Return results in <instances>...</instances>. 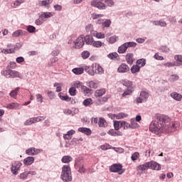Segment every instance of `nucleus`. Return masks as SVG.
I'll use <instances>...</instances> for the list:
<instances>
[{
  "mask_svg": "<svg viewBox=\"0 0 182 182\" xmlns=\"http://www.w3.org/2000/svg\"><path fill=\"white\" fill-rule=\"evenodd\" d=\"M58 97H60V100H65V102H70V97L68 95L62 96V92L58 94Z\"/></svg>",
  "mask_w": 182,
  "mask_h": 182,
  "instance_id": "79ce46f5",
  "label": "nucleus"
},
{
  "mask_svg": "<svg viewBox=\"0 0 182 182\" xmlns=\"http://www.w3.org/2000/svg\"><path fill=\"white\" fill-rule=\"evenodd\" d=\"M129 124H130L131 129H137V127H139V124H137L136 119L133 118L130 119Z\"/></svg>",
  "mask_w": 182,
  "mask_h": 182,
  "instance_id": "2f4dec72",
  "label": "nucleus"
},
{
  "mask_svg": "<svg viewBox=\"0 0 182 182\" xmlns=\"http://www.w3.org/2000/svg\"><path fill=\"white\" fill-rule=\"evenodd\" d=\"M134 92V88H127L125 91L122 94V97H126V96H130Z\"/></svg>",
  "mask_w": 182,
  "mask_h": 182,
  "instance_id": "a878e982",
  "label": "nucleus"
},
{
  "mask_svg": "<svg viewBox=\"0 0 182 182\" xmlns=\"http://www.w3.org/2000/svg\"><path fill=\"white\" fill-rule=\"evenodd\" d=\"M23 2H25V0H16L14 3L13 8H18V6H21Z\"/></svg>",
  "mask_w": 182,
  "mask_h": 182,
  "instance_id": "a18cd8bd",
  "label": "nucleus"
},
{
  "mask_svg": "<svg viewBox=\"0 0 182 182\" xmlns=\"http://www.w3.org/2000/svg\"><path fill=\"white\" fill-rule=\"evenodd\" d=\"M27 35L28 32L21 29L17 30L12 33L13 38H19V36H26Z\"/></svg>",
  "mask_w": 182,
  "mask_h": 182,
  "instance_id": "ddd939ff",
  "label": "nucleus"
},
{
  "mask_svg": "<svg viewBox=\"0 0 182 182\" xmlns=\"http://www.w3.org/2000/svg\"><path fill=\"white\" fill-rule=\"evenodd\" d=\"M61 180L64 182L72 181V171H70V166L64 165L62 168Z\"/></svg>",
  "mask_w": 182,
  "mask_h": 182,
  "instance_id": "f03ea898",
  "label": "nucleus"
},
{
  "mask_svg": "<svg viewBox=\"0 0 182 182\" xmlns=\"http://www.w3.org/2000/svg\"><path fill=\"white\" fill-rule=\"evenodd\" d=\"M73 73L75 75H82L84 72L83 67L82 68H75L72 70Z\"/></svg>",
  "mask_w": 182,
  "mask_h": 182,
  "instance_id": "cd10ccee",
  "label": "nucleus"
},
{
  "mask_svg": "<svg viewBox=\"0 0 182 182\" xmlns=\"http://www.w3.org/2000/svg\"><path fill=\"white\" fill-rule=\"evenodd\" d=\"M1 53H4L5 55H8L9 53H15V50L12 48H6L1 50Z\"/></svg>",
  "mask_w": 182,
  "mask_h": 182,
  "instance_id": "ea45409f",
  "label": "nucleus"
},
{
  "mask_svg": "<svg viewBox=\"0 0 182 182\" xmlns=\"http://www.w3.org/2000/svg\"><path fill=\"white\" fill-rule=\"evenodd\" d=\"M171 97L175 100H177L178 102H180V100H181L182 98V95L177 92H172L171 94Z\"/></svg>",
  "mask_w": 182,
  "mask_h": 182,
  "instance_id": "c756f323",
  "label": "nucleus"
},
{
  "mask_svg": "<svg viewBox=\"0 0 182 182\" xmlns=\"http://www.w3.org/2000/svg\"><path fill=\"white\" fill-rule=\"evenodd\" d=\"M70 144H72V146H77V144H80V142L77 138H73Z\"/></svg>",
  "mask_w": 182,
  "mask_h": 182,
  "instance_id": "6e6d98bb",
  "label": "nucleus"
},
{
  "mask_svg": "<svg viewBox=\"0 0 182 182\" xmlns=\"http://www.w3.org/2000/svg\"><path fill=\"white\" fill-rule=\"evenodd\" d=\"M180 79V77H178V75L175 74L170 76L168 81L171 82V83H174L176 80H178Z\"/></svg>",
  "mask_w": 182,
  "mask_h": 182,
  "instance_id": "c9c22d12",
  "label": "nucleus"
},
{
  "mask_svg": "<svg viewBox=\"0 0 182 182\" xmlns=\"http://www.w3.org/2000/svg\"><path fill=\"white\" fill-rule=\"evenodd\" d=\"M139 156H140V154H139V152L134 153L131 156L132 161H136V160L139 159Z\"/></svg>",
  "mask_w": 182,
  "mask_h": 182,
  "instance_id": "680f3d73",
  "label": "nucleus"
},
{
  "mask_svg": "<svg viewBox=\"0 0 182 182\" xmlns=\"http://www.w3.org/2000/svg\"><path fill=\"white\" fill-rule=\"evenodd\" d=\"M121 83L123 85V86H125L127 89L133 88V82L129 80H122Z\"/></svg>",
  "mask_w": 182,
  "mask_h": 182,
  "instance_id": "aec40b11",
  "label": "nucleus"
},
{
  "mask_svg": "<svg viewBox=\"0 0 182 182\" xmlns=\"http://www.w3.org/2000/svg\"><path fill=\"white\" fill-rule=\"evenodd\" d=\"M22 48V43H16V45H14V47L12 49H14V53L16 50H19L20 48Z\"/></svg>",
  "mask_w": 182,
  "mask_h": 182,
  "instance_id": "0e129e2a",
  "label": "nucleus"
},
{
  "mask_svg": "<svg viewBox=\"0 0 182 182\" xmlns=\"http://www.w3.org/2000/svg\"><path fill=\"white\" fill-rule=\"evenodd\" d=\"M26 31H28L29 33H35V32H36V28L33 26H28Z\"/></svg>",
  "mask_w": 182,
  "mask_h": 182,
  "instance_id": "c03bdc74",
  "label": "nucleus"
},
{
  "mask_svg": "<svg viewBox=\"0 0 182 182\" xmlns=\"http://www.w3.org/2000/svg\"><path fill=\"white\" fill-rule=\"evenodd\" d=\"M35 123H38V118H29L24 122V126H31Z\"/></svg>",
  "mask_w": 182,
  "mask_h": 182,
  "instance_id": "4be33fe9",
  "label": "nucleus"
},
{
  "mask_svg": "<svg viewBox=\"0 0 182 182\" xmlns=\"http://www.w3.org/2000/svg\"><path fill=\"white\" fill-rule=\"evenodd\" d=\"M63 113H64V114H66L67 116H70V114H71L72 116H74V114H73V111H72V110L70 109H65V110L63 111Z\"/></svg>",
  "mask_w": 182,
  "mask_h": 182,
  "instance_id": "69168bd1",
  "label": "nucleus"
},
{
  "mask_svg": "<svg viewBox=\"0 0 182 182\" xmlns=\"http://www.w3.org/2000/svg\"><path fill=\"white\" fill-rule=\"evenodd\" d=\"M94 36L97 39H105V33H97V31H95L94 33Z\"/></svg>",
  "mask_w": 182,
  "mask_h": 182,
  "instance_id": "a19ab883",
  "label": "nucleus"
},
{
  "mask_svg": "<svg viewBox=\"0 0 182 182\" xmlns=\"http://www.w3.org/2000/svg\"><path fill=\"white\" fill-rule=\"evenodd\" d=\"M127 48H136L137 46V43L136 42H127L125 43Z\"/></svg>",
  "mask_w": 182,
  "mask_h": 182,
  "instance_id": "3c124183",
  "label": "nucleus"
},
{
  "mask_svg": "<svg viewBox=\"0 0 182 182\" xmlns=\"http://www.w3.org/2000/svg\"><path fill=\"white\" fill-rule=\"evenodd\" d=\"M19 90H21V87H16L14 90L11 91L9 96L13 97V99H16V97L18 96V92H19Z\"/></svg>",
  "mask_w": 182,
  "mask_h": 182,
  "instance_id": "5701e85b",
  "label": "nucleus"
},
{
  "mask_svg": "<svg viewBox=\"0 0 182 182\" xmlns=\"http://www.w3.org/2000/svg\"><path fill=\"white\" fill-rule=\"evenodd\" d=\"M149 92L146 91H141L139 94V97L136 99V103H143V102H146L147 99H149Z\"/></svg>",
  "mask_w": 182,
  "mask_h": 182,
  "instance_id": "39448f33",
  "label": "nucleus"
},
{
  "mask_svg": "<svg viewBox=\"0 0 182 182\" xmlns=\"http://www.w3.org/2000/svg\"><path fill=\"white\" fill-rule=\"evenodd\" d=\"M22 166V163L21 161H16L11 166V171L14 176H18V173L21 169V166Z\"/></svg>",
  "mask_w": 182,
  "mask_h": 182,
  "instance_id": "20e7f679",
  "label": "nucleus"
},
{
  "mask_svg": "<svg viewBox=\"0 0 182 182\" xmlns=\"http://www.w3.org/2000/svg\"><path fill=\"white\" fill-rule=\"evenodd\" d=\"M77 130L80 133H83L84 134H86V136H90V134H92V130L89 128L80 127Z\"/></svg>",
  "mask_w": 182,
  "mask_h": 182,
  "instance_id": "a211bd4d",
  "label": "nucleus"
},
{
  "mask_svg": "<svg viewBox=\"0 0 182 182\" xmlns=\"http://www.w3.org/2000/svg\"><path fill=\"white\" fill-rule=\"evenodd\" d=\"M130 70V68L126 63H122L117 68L118 73H127Z\"/></svg>",
  "mask_w": 182,
  "mask_h": 182,
  "instance_id": "9b49d317",
  "label": "nucleus"
},
{
  "mask_svg": "<svg viewBox=\"0 0 182 182\" xmlns=\"http://www.w3.org/2000/svg\"><path fill=\"white\" fill-rule=\"evenodd\" d=\"M126 50H127V46H126V43H124L118 48V52L119 53H125Z\"/></svg>",
  "mask_w": 182,
  "mask_h": 182,
  "instance_id": "72a5a7b5",
  "label": "nucleus"
},
{
  "mask_svg": "<svg viewBox=\"0 0 182 182\" xmlns=\"http://www.w3.org/2000/svg\"><path fill=\"white\" fill-rule=\"evenodd\" d=\"M42 151H43V149L31 147L26 150V154L28 156H38V154L42 153Z\"/></svg>",
  "mask_w": 182,
  "mask_h": 182,
  "instance_id": "423d86ee",
  "label": "nucleus"
},
{
  "mask_svg": "<svg viewBox=\"0 0 182 182\" xmlns=\"http://www.w3.org/2000/svg\"><path fill=\"white\" fill-rule=\"evenodd\" d=\"M102 16H103V14H92L91 18L93 19H99V18H102Z\"/></svg>",
  "mask_w": 182,
  "mask_h": 182,
  "instance_id": "774afa93",
  "label": "nucleus"
},
{
  "mask_svg": "<svg viewBox=\"0 0 182 182\" xmlns=\"http://www.w3.org/2000/svg\"><path fill=\"white\" fill-rule=\"evenodd\" d=\"M83 69L90 76H95L96 75V65L95 64H92V66L85 65L83 66Z\"/></svg>",
  "mask_w": 182,
  "mask_h": 182,
  "instance_id": "6e6552de",
  "label": "nucleus"
},
{
  "mask_svg": "<svg viewBox=\"0 0 182 182\" xmlns=\"http://www.w3.org/2000/svg\"><path fill=\"white\" fill-rule=\"evenodd\" d=\"M109 171L111 173H118L119 175L123 174L126 171L123 169V166L120 164H114L109 166Z\"/></svg>",
  "mask_w": 182,
  "mask_h": 182,
  "instance_id": "7ed1b4c3",
  "label": "nucleus"
},
{
  "mask_svg": "<svg viewBox=\"0 0 182 182\" xmlns=\"http://www.w3.org/2000/svg\"><path fill=\"white\" fill-rule=\"evenodd\" d=\"M36 101L38 102V103H43V96H42V95L41 94H37L36 95Z\"/></svg>",
  "mask_w": 182,
  "mask_h": 182,
  "instance_id": "bf43d9fd",
  "label": "nucleus"
},
{
  "mask_svg": "<svg viewBox=\"0 0 182 182\" xmlns=\"http://www.w3.org/2000/svg\"><path fill=\"white\" fill-rule=\"evenodd\" d=\"M28 172L27 171H24L21 173H20L19 175V178L21 180H26V178H28Z\"/></svg>",
  "mask_w": 182,
  "mask_h": 182,
  "instance_id": "09e8293b",
  "label": "nucleus"
},
{
  "mask_svg": "<svg viewBox=\"0 0 182 182\" xmlns=\"http://www.w3.org/2000/svg\"><path fill=\"white\" fill-rule=\"evenodd\" d=\"M96 69L98 75H103L105 73V70H103V68L100 65H97Z\"/></svg>",
  "mask_w": 182,
  "mask_h": 182,
  "instance_id": "4d7b16f0",
  "label": "nucleus"
},
{
  "mask_svg": "<svg viewBox=\"0 0 182 182\" xmlns=\"http://www.w3.org/2000/svg\"><path fill=\"white\" fill-rule=\"evenodd\" d=\"M107 134H109V136H113L114 137H116V136H123V133L120 131H116V129H111L107 132Z\"/></svg>",
  "mask_w": 182,
  "mask_h": 182,
  "instance_id": "f3484780",
  "label": "nucleus"
},
{
  "mask_svg": "<svg viewBox=\"0 0 182 182\" xmlns=\"http://www.w3.org/2000/svg\"><path fill=\"white\" fill-rule=\"evenodd\" d=\"M19 105L18 103L12 102L6 105V109H16Z\"/></svg>",
  "mask_w": 182,
  "mask_h": 182,
  "instance_id": "37998d69",
  "label": "nucleus"
},
{
  "mask_svg": "<svg viewBox=\"0 0 182 182\" xmlns=\"http://www.w3.org/2000/svg\"><path fill=\"white\" fill-rule=\"evenodd\" d=\"M82 105H84L85 107H87V106L93 105V100L91 98H87L83 101Z\"/></svg>",
  "mask_w": 182,
  "mask_h": 182,
  "instance_id": "e433bc0d",
  "label": "nucleus"
},
{
  "mask_svg": "<svg viewBox=\"0 0 182 182\" xmlns=\"http://www.w3.org/2000/svg\"><path fill=\"white\" fill-rule=\"evenodd\" d=\"M178 127V122H171L170 118L165 115H158L151 122L149 130L155 134L160 133H171Z\"/></svg>",
  "mask_w": 182,
  "mask_h": 182,
  "instance_id": "f257e3e1",
  "label": "nucleus"
},
{
  "mask_svg": "<svg viewBox=\"0 0 182 182\" xmlns=\"http://www.w3.org/2000/svg\"><path fill=\"white\" fill-rule=\"evenodd\" d=\"M93 41V37L92 36H85L84 37V43L85 42L86 45H92Z\"/></svg>",
  "mask_w": 182,
  "mask_h": 182,
  "instance_id": "b1692460",
  "label": "nucleus"
},
{
  "mask_svg": "<svg viewBox=\"0 0 182 182\" xmlns=\"http://www.w3.org/2000/svg\"><path fill=\"white\" fill-rule=\"evenodd\" d=\"M88 86H89V87H90V89H97V83H96L93 81H90L88 83Z\"/></svg>",
  "mask_w": 182,
  "mask_h": 182,
  "instance_id": "13d9d810",
  "label": "nucleus"
},
{
  "mask_svg": "<svg viewBox=\"0 0 182 182\" xmlns=\"http://www.w3.org/2000/svg\"><path fill=\"white\" fill-rule=\"evenodd\" d=\"M131 72L132 73L134 74V73H137L139 72H140V67L137 65H133L132 68H131Z\"/></svg>",
  "mask_w": 182,
  "mask_h": 182,
  "instance_id": "58836bf2",
  "label": "nucleus"
},
{
  "mask_svg": "<svg viewBox=\"0 0 182 182\" xmlns=\"http://www.w3.org/2000/svg\"><path fill=\"white\" fill-rule=\"evenodd\" d=\"M74 87L75 89H81L82 90V87H83V83H82L80 81H76L74 83Z\"/></svg>",
  "mask_w": 182,
  "mask_h": 182,
  "instance_id": "49530a36",
  "label": "nucleus"
},
{
  "mask_svg": "<svg viewBox=\"0 0 182 182\" xmlns=\"http://www.w3.org/2000/svg\"><path fill=\"white\" fill-rule=\"evenodd\" d=\"M75 49H80L85 46V39L83 36L77 37L76 41H74Z\"/></svg>",
  "mask_w": 182,
  "mask_h": 182,
  "instance_id": "0eeeda50",
  "label": "nucleus"
},
{
  "mask_svg": "<svg viewBox=\"0 0 182 182\" xmlns=\"http://www.w3.org/2000/svg\"><path fill=\"white\" fill-rule=\"evenodd\" d=\"M91 5L98 9H106V4L102 2V0H92L91 1Z\"/></svg>",
  "mask_w": 182,
  "mask_h": 182,
  "instance_id": "9d476101",
  "label": "nucleus"
},
{
  "mask_svg": "<svg viewBox=\"0 0 182 182\" xmlns=\"http://www.w3.org/2000/svg\"><path fill=\"white\" fill-rule=\"evenodd\" d=\"M174 59L177 60V62H180L181 65H182V55H176L174 56Z\"/></svg>",
  "mask_w": 182,
  "mask_h": 182,
  "instance_id": "338daca9",
  "label": "nucleus"
},
{
  "mask_svg": "<svg viewBox=\"0 0 182 182\" xmlns=\"http://www.w3.org/2000/svg\"><path fill=\"white\" fill-rule=\"evenodd\" d=\"M120 125L122 127H124V129L126 130L127 129H131L130 124L126 121H122L120 122Z\"/></svg>",
  "mask_w": 182,
  "mask_h": 182,
  "instance_id": "4c0bfd02",
  "label": "nucleus"
},
{
  "mask_svg": "<svg viewBox=\"0 0 182 182\" xmlns=\"http://www.w3.org/2000/svg\"><path fill=\"white\" fill-rule=\"evenodd\" d=\"M114 130L119 132V130L120 129V122L114 121Z\"/></svg>",
  "mask_w": 182,
  "mask_h": 182,
  "instance_id": "e2e57ef3",
  "label": "nucleus"
},
{
  "mask_svg": "<svg viewBox=\"0 0 182 182\" xmlns=\"http://www.w3.org/2000/svg\"><path fill=\"white\" fill-rule=\"evenodd\" d=\"M105 93H106V90L102 88L100 90H97L95 91V95L97 97H100L103 96V95H105Z\"/></svg>",
  "mask_w": 182,
  "mask_h": 182,
  "instance_id": "c85d7f7f",
  "label": "nucleus"
},
{
  "mask_svg": "<svg viewBox=\"0 0 182 182\" xmlns=\"http://www.w3.org/2000/svg\"><path fill=\"white\" fill-rule=\"evenodd\" d=\"M148 168H150V166L149 162H146L144 164L139 165L136 168V170H138V171H144L148 170Z\"/></svg>",
  "mask_w": 182,
  "mask_h": 182,
  "instance_id": "6ab92c4d",
  "label": "nucleus"
},
{
  "mask_svg": "<svg viewBox=\"0 0 182 182\" xmlns=\"http://www.w3.org/2000/svg\"><path fill=\"white\" fill-rule=\"evenodd\" d=\"M81 56H82V59H87V58H89V56H90V52H89L87 50H85L81 53Z\"/></svg>",
  "mask_w": 182,
  "mask_h": 182,
  "instance_id": "de8ad7c7",
  "label": "nucleus"
},
{
  "mask_svg": "<svg viewBox=\"0 0 182 182\" xmlns=\"http://www.w3.org/2000/svg\"><path fill=\"white\" fill-rule=\"evenodd\" d=\"M136 65H141V68L146 66V60L144 58L137 60Z\"/></svg>",
  "mask_w": 182,
  "mask_h": 182,
  "instance_id": "8fccbe9b",
  "label": "nucleus"
},
{
  "mask_svg": "<svg viewBox=\"0 0 182 182\" xmlns=\"http://www.w3.org/2000/svg\"><path fill=\"white\" fill-rule=\"evenodd\" d=\"M52 16H53L52 12H43L40 14V18H43L44 22H46L47 19H49V18H52Z\"/></svg>",
  "mask_w": 182,
  "mask_h": 182,
  "instance_id": "4468645a",
  "label": "nucleus"
},
{
  "mask_svg": "<svg viewBox=\"0 0 182 182\" xmlns=\"http://www.w3.org/2000/svg\"><path fill=\"white\" fill-rule=\"evenodd\" d=\"M72 160H73V158H72V156H63L61 161H62V163L68 164V163H70V161H72Z\"/></svg>",
  "mask_w": 182,
  "mask_h": 182,
  "instance_id": "7c9ffc66",
  "label": "nucleus"
},
{
  "mask_svg": "<svg viewBox=\"0 0 182 182\" xmlns=\"http://www.w3.org/2000/svg\"><path fill=\"white\" fill-rule=\"evenodd\" d=\"M149 168H151V170H156L157 171L161 170V165H160L159 163L154 161H149Z\"/></svg>",
  "mask_w": 182,
  "mask_h": 182,
  "instance_id": "f8f14e48",
  "label": "nucleus"
},
{
  "mask_svg": "<svg viewBox=\"0 0 182 182\" xmlns=\"http://www.w3.org/2000/svg\"><path fill=\"white\" fill-rule=\"evenodd\" d=\"M76 88L75 87H71L69 89V94L70 95V96H76Z\"/></svg>",
  "mask_w": 182,
  "mask_h": 182,
  "instance_id": "864d4df0",
  "label": "nucleus"
},
{
  "mask_svg": "<svg viewBox=\"0 0 182 182\" xmlns=\"http://www.w3.org/2000/svg\"><path fill=\"white\" fill-rule=\"evenodd\" d=\"M1 74L4 76V77H6V79H10L11 78V69H6V70H2L1 72Z\"/></svg>",
  "mask_w": 182,
  "mask_h": 182,
  "instance_id": "393cba45",
  "label": "nucleus"
},
{
  "mask_svg": "<svg viewBox=\"0 0 182 182\" xmlns=\"http://www.w3.org/2000/svg\"><path fill=\"white\" fill-rule=\"evenodd\" d=\"M80 159H77L75 160V166L76 167H79V173H85V171H86V169L85 168V167H83V165L80 166Z\"/></svg>",
  "mask_w": 182,
  "mask_h": 182,
  "instance_id": "dca6fc26",
  "label": "nucleus"
},
{
  "mask_svg": "<svg viewBox=\"0 0 182 182\" xmlns=\"http://www.w3.org/2000/svg\"><path fill=\"white\" fill-rule=\"evenodd\" d=\"M107 58H109V59H113L114 60H119V59H120V58H119V54L116 52L110 53L107 55Z\"/></svg>",
  "mask_w": 182,
  "mask_h": 182,
  "instance_id": "bb28decb",
  "label": "nucleus"
},
{
  "mask_svg": "<svg viewBox=\"0 0 182 182\" xmlns=\"http://www.w3.org/2000/svg\"><path fill=\"white\" fill-rule=\"evenodd\" d=\"M92 123H95V124H98L99 127H106V119L103 117H100V118H92Z\"/></svg>",
  "mask_w": 182,
  "mask_h": 182,
  "instance_id": "1a4fd4ad",
  "label": "nucleus"
},
{
  "mask_svg": "<svg viewBox=\"0 0 182 182\" xmlns=\"http://www.w3.org/2000/svg\"><path fill=\"white\" fill-rule=\"evenodd\" d=\"M45 21L43 20L42 18H41V16L39 15V18H37L36 21H35V23L36 25H37L38 26H41V25H43V23H44Z\"/></svg>",
  "mask_w": 182,
  "mask_h": 182,
  "instance_id": "603ef678",
  "label": "nucleus"
},
{
  "mask_svg": "<svg viewBox=\"0 0 182 182\" xmlns=\"http://www.w3.org/2000/svg\"><path fill=\"white\" fill-rule=\"evenodd\" d=\"M35 161V158L33 156H28L23 160V164L25 166H31V164H33V162Z\"/></svg>",
  "mask_w": 182,
  "mask_h": 182,
  "instance_id": "2eb2a0df",
  "label": "nucleus"
},
{
  "mask_svg": "<svg viewBox=\"0 0 182 182\" xmlns=\"http://www.w3.org/2000/svg\"><path fill=\"white\" fill-rule=\"evenodd\" d=\"M10 77L15 78V77H21V73L16 70H11L10 72Z\"/></svg>",
  "mask_w": 182,
  "mask_h": 182,
  "instance_id": "473e14b6",
  "label": "nucleus"
},
{
  "mask_svg": "<svg viewBox=\"0 0 182 182\" xmlns=\"http://www.w3.org/2000/svg\"><path fill=\"white\" fill-rule=\"evenodd\" d=\"M134 55L132 53H128L126 55V61L129 65H133V58Z\"/></svg>",
  "mask_w": 182,
  "mask_h": 182,
  "instance_id": "412c9836",
  "label": "nucleus"
},
{
  "mask_svg": "<svg viewBox=\"0 0 182 182\" xmlns=\"http://www.w3.org/2000/svg\"><path fill=\"white\" fill-rule=\"evenodd\" d=\"M112 24V21L109 19L105 20L104 23H102V26L103 28H109L110 25Z\"/></svg>",
  "mask_w": 182,
  "mask_h": 182,
  "instance_id": "052dcab7",
  "label": "nucleus"
},
{
  "mask_svg": "<svg viewBox=\"0 0 182 182\" xmlns=\"http://www.w3.org/2000/svg\"><path fill=\"white\" fill-rule=\"evenodd\" d=\"M117 39H118L117 36H113L107 39V41H108V42H109V43H114L115 42L117 41Z\"/></svg>",
  "mask_w": 182,
  "mask_h": 182,
  "instance_id": "5fc2aeb1",
  "label": "nucleus"
},
{
  "mask_svg": "<svg viewBox=\"0 0 182 182\" xmlns=\"http://www.w3.org/2000/svg\"><path fill=\"white\" fill-rule=\"evenodd\" d=\"M94 48H102V46H105V43H102V41H92V44Z\"/></svg>",
  "mask_w": 182,
  "mask_h": 182,
  "instance_id": "f704fd0d",
  "label": "nucleus"
}]
</instances>
